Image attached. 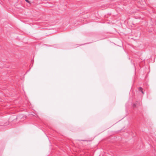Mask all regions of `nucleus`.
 <instances>
[{"mask_svg":"<svg viewBox=\"0 0 156 156\" xmlns=\"http://www.w3.org/2000/svg\"><path fill=\"white\" fill-rule=\"evenodd\" d=\"M136 105L135 104H133V107H136Z\"/></svg>","mask_w":156,"mask_h":156,"instance_id":"obj_5","label":"nucleus"},{"mask_svg":"<svg viewBox=\"0 0 156 156\" xmlns=\"http://www.w3.org/2000/svg\"><path fill=\"white\" fill-rule=\"evenodd\" d=\"M141 6H140V7H141V8H143V7H143V5H142V4H141Z\"/></svg>","mask_w":156,"mask_h":156,"instance_id":"obj_4","label":"nucleus"},{"mask_svg":"<svg viewBox=\"0 0 156 156\" xmlns=\"http://www.w3.org/2000/svg\"><path fill=\"white\" fill-rule=\"evenodd\" d=\"M142 4H143V5H144V4H145V2L144 1V0L142 2Z\"/></svg>","mask_w":156,"mask_h":156,"instance_id":"obj_2","label":"nucleus"},{"mask_svg":"<svg viewBox=\"0 0 156 156\" xmlns=\"http://www.w3.org/2000/svg\"><path fill=\"white\" fill-rule=\"evenodd\" d=\"M142 90H143V89L142 87H140L139 88V90L140 91H141L142 93L143 94H144V92H143V91Z\"/></svg>","mask_w":156,"mask_h":156,"instance_id":"obj_1","label":"nucleus"},{"mask_svg":"<svg viewBox=\"0 0 156 156\" xmlns=\"http://www.w3.org/2000/svg\"><path fill=\"white\" fill-rule=\"evenodd\" d=\"M25 1L28 3H30V2L28 0H25Z\"/></svg>","mask_w":156,"mask_h":156,"instance_id":"obj_3","label":"nucleus"}]
</instances>
